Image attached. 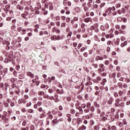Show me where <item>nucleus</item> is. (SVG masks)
I'll return each mask as SVG.
<instances>
[{
  "label": "nucleus",
  "instance_id": "nucleus-1",
  "mask_svg": "<svg viewBox=\"0 0 130 130\" xmlns=\"http://www.w3.org/2000/svg\"><path fill=\"white\" fill-rule=\"evenodd\" d=\"M7 112H5V116H3L2 120H3V123L5 124H8L9 123V121H10V119L7 118L6 116L7 115Z\"/></svg>",
  "mask_w": 130,
  "mask_h": 130
},
{
  "label": "nucleus",
  "instance_id": "nucleus-2",
  "mask_svg": "<svg viewBox=\"0 0 130 130\" xmlns=\"http://www.w3.org/2000/svg\"><path fill=\"white\" fill-rule=\"evenodd\" d=\"M108 11L109 12V14L111 16L112 15V16H114V7L109 8Z\"/></svg>",
  "mask_w": 130,
  "mask_h": 130
},
{
  "label": "nucleus",
  "instance_id": "nucleus-3",
  "mask_svg": "<svg viewBox=\"0 0 130 130\" xmlns=\"http://www.w3.org/2000/svg\"><path fill=\"white\" fill-rule=\"evenodd\" d=\"M116 103L115 104V105L117 106V107H118V106H120V105H122L123 106H124V103H122L121 104L119 103V102L120 100L119 99L116 100Z\"/></svg>",
  "mask_w": 130,
  "mask_h": 130
},
{
  "label": "nucleus",
  "instance_id": "nucleus-4",
  "mask_svg": "<svg viewBox=\"0 0 130 130\" xmlns=\"http://www.w3.org/2000/svg\"><path fill=\"white\" fill-rule=\"evenodd\" d=\"M112 33H113V29L110 31V35H106V38H108L109 37H110V38H112L113 37H114V35L112 34Z\"/></svg>",
  "mask_w": 130,
  "mask_h": 130
},
{
  "label": "nucleus",
  "instance_id": "nucleus-5",
  "mask_svg": "<svg viewBox=\"0 0 130 130\" xmlns=\"http://www.w3.org/2000/svg\"><path fill=\"white\" fill-rule=\"evenodd\" d=\"M54 39H55V40H60V39H61V38L60 37V36H57L56 37V36H53V37L51 38V40H54Z\"/></svg>",
  "mask_w": 130,
  "mask_h": 130
},
{
  "label": "nucleus",
  "instance_id": "nucleus-6",
  "mask_svg": "<svg viewBox=\"0 0 130 130\" xmlns=\"http://www.w3.org/2000/svg\"><path fill=\"white\" fill-rule=\"evenodd\" d=\"M2 42L3 44H6L8 49H10V47L9 46L10 42L9 41L4 40Z\"/></svg>",
  "mask_w": 130,
  "mask_h": 130
},
{
  "label": "nucleus",
  "instance_id": "nucleus-7",
  "mask_svg": "<svg viewBox=\"0 0 130 130\" xmlns=\"http://www.w3.org/2000/svg\"><path fill=\"white\" fill-rule=\"evenodd\" d=\"M52 122L53 123V125H56V124H58V120H57V118H55L53 120H52Z\"/></svg>",
  "mask_w": 130,
  "mask_h": 130
},
{
  "label": "nucleus",
  "instance_id": "nucleus-8",
  "mask_svg": "<svg viewBox=\"0 0 130 130\" xmlns=\"http://www.w3.org/2000/svg\"><path fill=\"white\" fill-rule=\"evenodd\" d=\"M55 98L54 97V99H53L52 100H54V102H56V103H57V102L59 101V100L58 98V95H56V93H55Z\"/></svg>",
  "mask_w": 130,
  "mask_h": 130
},
{
  "label": "nucleus",
  "instance_id": "nucleus-9",
  "mask_svg": "<svg viewBox=\"0 0 130 130\" xmlns=\"http://www.w3.org/2000/svg\"><path fill=\"white\" fill-rule=\"evenodd\" d=\"M27 76H28L31 78V79H33L34 78V74H32L31 72H27L26 73Z\"/></svg>",
  "mask_w": 130,
  "mask_h": 130
},
{
  "label": "nucleus",
  "instance_id": "nucleus-10",
  "mask_svg": "<svg viewBox=\"0 0 130 130\" xmlns=\"http://www.w3.org/2000/svg\"><path fill=\"white\" fill-rule=\"evenodd\" d=\"M19 102H20V103H23V104H26L27 101H26L25 99H20L19 100Z\"/></svg>",
  "mask_w": 130,
  "mask_h": 130
},
{
  "label": "nucleus",
  "instance_id": "nucleus-11",
  "mask_svg": "<svg viewBox=\"0 0 130 130\" xmlns=\"http://www.w3.org/2000/svg\"><path fill=\"white\" fill-rule=\"evenodd\" d=\"M63 62L65 64H69L70 63V59L69 58H66L64 59Z\"/></svg>",
  "mask_w": 130,
  "mask_h": 130
},
{
  "label": "nucleus",
  "instance_id": "nucleus-12",
  "mask_svg": "<svg viewBox=\"0 0 130 130\" xmlns=\"http://www.w3.org/2000/svg\"><path fill=\"white\" fill-rule=\"evenodd\" d=\"M71 114H67V117H68V121L71 122L72 121V117H71Z\"/></svg>",
  "mask_w": 130,
  "mask_h": 130
},
{
  "label": "nucleus",
  "instance_id": "nucleus-13",
  "mask_svg": "<svg viewBox=\"0 0 130 130\" xmlns=\"http://www.w3.org/2000/svg\"><path fill=\"white\" fill-rule=\"evenodd\" d=\"M77 109H78L79 111L80 114H83V113H84V111H83V109H82V107H79L78 108H77Z\"/></svg>",
  "mask_w": 130,
  "mask_h": 130
},
{
  "label": "nucleus",
  "instance_id": "nucleus-14",
  "mask_svg": "<svg viewBox=\"0 0 130 130\" xmlns=\"http://www.w3.org/2000/svg\"><path fill=\"white\" fill-rule=\"evenodd\" d=\"M46 99L49 100H52L53 99H54V96H49L48 95H46Z\"/></svg>",
  "mask_w": 130,
  "mask_h": 130
},
{
  "label": "nucleus",
  "instance_id": "nucleus-15",
  "mask_svg": "<svg viewBox=\"0 0 130 130\" xmlns=\"http://www.w3.org/2000/svg\"><path fill=\"white\" fill-rule=\"evenodd\" d=\"M41 89H48V88H49V86H48V85H45L44 84H42L41 85Z\"/></svg>",
  "mask_w": 130,
  "mask_h": 130
},
{
  "label": "nucleus",
  "instance_id": "nucleus-16",
  "mask_svg": "<svg viewBox=\"0 0 130 130\" xmlns=\"http://www.w3.org/2000/svg\"><path fill=\"white\" fill-rule=\"evenodd\" d=\"M48 115L50 119H52V118H53V116L52 115V114H51V112H48Z\"/></svg>",
  "mask_w": 130,
  "mask_h": 130
},
{
  "label": "nucleus",
  "instance_id": "nucleus-17",
  "mask_svg": "<svg viewBox=\"0 0 130 130\" xmlns=\"http://www.w3.org/2000/svg\"><path fill=\"white\" fill-rule=\"evenodd\" d=\"M73 34V32L72 31H70L69 33H68V35H67V37L68 38H69L68 39L69 40H71V36H72V35Z\"/></svg>",
  "mask_w": 130,
  "mask_h": 130
},
{
  "label": "nucleus",
  "instance_id": "nucleus-18",
  "mask_svg": "<svg viewBox=\"0 0 130 130\" xmlns=\"http://www.w3.org/2000/svg\"><path fill=\"white\" fill-rule=\"evenodd\" d=\"M72 79L75 83H77V82H78V77L77 76L73 77Z\"/></svg>",
  "mask_w": 130,
  "mask_h": 130
},
{
  "label": "nucleus",
  "instance_id": "nucleus-19",
  "mask_svg": "<svg viewBox=\"0 0 130 130\" xmlns=\"http://www.w3.org/2000/svg\"><path fill=\"white\" fill-rule=\"evenodd\" d=\"M126 44H127V42H126V41H125L123 43H122L121 44V47H124V46H125V45H126Z\"/></svg>",
  "mask_w": 130,
  "mask_h": 130
},
{
  "label": "nucleus",
  "instance_id": "nucleus-20",
  "mask_svg": "<svg viewBox=\"0 0 130 130\" xmlns=\"http://www.w3.org/2000/svg\"><path fill=\"white\" fill-rule=\"evenodd\" d=\"M90 18L88 17V18H84L83 19V21L86 23H89V22H90Z\"/></svg>",
  "mask_w": 130,
  "mask_h": 130
},
{
  "label": "nucleus",
  "instance_id": "nucleus-21",
  "mask_svg": "<svg viewBox=\"0 0 130 130\" xmlns=\"http://www.w3.org/2000/svg\"><path fill=\"white\" fill-rule=\"evenodd\" d=\"M57 111H58V109L57 108H55L52 111V114H56V113H57Z\"/></svg>",
  "mask_w": 130,
  "mask_h": 130
},
{
  "label": "nucleus",
  "instance_id": "nucleus-22",
  "mask_svg": "<svg viewBox=\"0 0 130 130\" xmlns=\"http://www.w3.org/2000/svg\"><path fill=\"white\" fill-rule=\"evenodd\" d=\"M87 92H88V93L92 92V87H91V86L87 87Z\"/></svg>",
  "mask_w": 130,
  "mask_h": 130
},
{
  "label": "nucleus",
  "instance_id": "nucleus-23",
  "mask_svg": "<svg viewBox=\"0 0 130 130\" xmlns=\"http://www.w3.org/2000/svg\"><path fill=\"white\" fill-rule=\"evenodd\" d=\"M83 10L84 12H89V8L88 7V6H85L83 8Z\"/></svg>",
  "mask_w": 130,
  "mask_h": 130
},
{
  "label": "nucleus",
  "instance_id": "nucleus-24",
  "mask_svg": "<svg viewBox=\"0 0 130 130\" xmlns=\"http://www.w3.org/2000/svg\"><path fill=\"white\" fill-rule=\"evenodd\" d=\"M83 129H86V127L84 125H83L82 126L78 128V130H83Z\"/></svg>",
  "mask_w": 130,
  "mask_h": 130
},
{
  "label": "nucleus",
  "instance_id": "nucleus-25",
  "mask_svg": "<svg viewBox=\"0 0 130 130\" xmlns=\"http://www.w3.org/2000/svg\"><path fill=\"white\" fill-rule=\"evenodd\" d=\"M75 11L77 13H80L81 12V9H80V7H76L75 8Z\"/></svg>",
  "mask_w": 130,
  "mask_h": 130
},
{
  "label": "nucleus",
  "instance_id": "nucleus-26",
  "mask_svg": "<svg viewBox=\"0 0 130 130\" xmlns=\"http://www.w3.org/2000/svg\"><path fill=\"white\" fill-rule=\"evenodd\" d=\"M19 79L20 80H22V79L24 77V75L23 74H19L18 76Z\"/></svg>",
  "mask_w": 130,
  "mask_h": 130
},
{
  "label": "nucleus",
  "instance_id": "nucleus-27",
  "mask_svg": "<svg viewBox=\"0 0 130 130\" xmlns=\"http://www.w3.org/2000/svg\"><path fill=\"white\" fill-rule=\"evenodd\" d=\"M114 129V126H108V130H113Z\"/></svg>",
  "mask_w": 130,
  "mask_h": 130
},
{
  "label": "nucleus",
  "instance_id": "nucleus-28",
  "mask_svg": "<svg viewBox=\"0 0 130 130\" xmlns=\"http://www.w3.org/2000/svg\"><path fill=\"white\" fill-rule=\"evenodd\" d=\"M12 32L13 33V36H17V35H18V32L17 30H13Z\"/></svg>",
  "mask_w": 130,
  "mask_h": 130
},
{
  "label": "nucleus",
  "instance_id": "nucleus-29",
  "mask_svg": "<svg viewBox=\"0 0 130 130\" xmlns=\"http://www.w3.org/2000/svg\"><path fill=\"white\" fill-rule=\"evenodd\" d=\"M70 112L72 114H75V113H76V110H75L74 109H72L70 110Z\"/></svg>",
  "mask_w": 130,
  "mask_h": 130
},
{
  "label": "nucleus",
  "instance_id": "nucleus-30",
  "mask_svg": "<svg viewBox=\"0 0 130 130\" xmlns=\"http://www.w3.org/2000/svg\"><path fill=\"white\" fill-rule=\"evenodd\" d=\"M86 107L88 109H90V108H91V103H88L87 104Z\"/></svg>",
  "mask_w": 130,
  "mask_h": 130
},
{
  "label": "nucleus",
  "instance_id": "nucleus-31",
  "mask_svg": "<svg viewBox=\"0 0 130 130\" xmlns=\"http://www.w3.org/2000/svg\"><path fill=\"white\" fill-rule=\"evenodd\" d=\"M66 100L68 102H70V101H72V98L70 96H67L66 97Z\"/></svg>",
  "mask_w": 130,
  "mask_h": 130
},
{
  "label": "nucleus",
  "instance_id": "nucleus-32",
  "mask_svg": "<svg viewBox=\"0 0 130 130\" xmlns=\"http://www.w3.org/2000/svg\"><path fill=\"white\" fill-rule=\"evenodd\" d=\"M92 85V82L89 81V82H87V83H85V86H90Z\"/></svg>",
  "mask_w": 130,
  "mask_h": 130
},
{
  "label": "nucleus",
  "instance_id": "nucleus-33",
  "mask_svg": "<svg viewBox=\"0 0 130 130\" xmlns=\"http://www.w3.org/2000/svg\"><path fill=\"white\" fill-rule=\"evenodd\" d=\"M29 18H34V17H35V14L31 13L30 14H29Z\"/></svg>",
  "mask_w": 130,
  "mask_h": 130
},
{
  "label": "nucleus",
  "instance_id": "nucleus-34",
  "mask_svg": "<svg viewBox=\"0 0 130 130\" xmlns=\"http://www.w3.org/2000/svg\"><path fill=\"white\" fill-rule=\"evenodd\" d=\"M4 74H8V68H5L3 70Z\"/></svg>",
  "mask_w": 130,
  "mask_h": 130
},
{
  "label": "nucleus",
  "instance_id": "nucleus-35",
  "mask_svg": "<svg viewBox=\"0 0 130 130\" xmlns=\"http://www.w3.org/2000/svg\"><path fill=\"white\" fill-rule=\"evenodd\" d=\"M26 124H27V122L26 121V120H23L22 122L23 126H26Z\"/></svg>",
  "mask_w": 130,
  "mask_h": 130
},
{
  "label": "nucleus",
  "instance_id": "nucleus-36",
  "mask_svg": "<svg viewBox=\"0 0 130 130\" xmlns=\"http://www.w3.org/2000/svg\"><path fill=\"white\" fill-rule=\"evenodd\" d=\"M77 123H78L77 126H79V125H80V124H81V123H82V120L78 119Z\"/></svg>",
  "mask_w": 130,
  "mask_h": 130
},
{
  "label": "nucleus",
  "instance_id": "nucleus-37",
  "mask_svg": "<svg viewBox=\"0 0 130 130\" xmlns=\"http://www.w3.org/2000/svg\"><path fill=\"white\" fill-rule=\"evenodd\" d=\"M43 94V95H44V92H43V91H39L38 92V95H39L40 96H42Z\"/></svg>",
  "mask_w": 130,
  "mask_h": 130
},
{
  "label": "nucleus",
  "instance_id": "nucleus-38",
  "mask_svg": "<svg viewBox=\"0 0 130 130\" xmlns=\"http://www.w3.org/2000/svg\"><path fill=\"white\" fill-rule=\"evenodd\" d=\"M48 92L50 93V94H52V93H53V90L52 89L50 88L48 89Z\"/></svg>",
  "mask_w": 130,
  "mask_h": 130
},
{
  "label": "nucleus",
  "instance_id": "nucleus-39",
  "mask_svg": "<svg viewBox=\"0 0 130 130\" xmlns=\"http://www.w3.org/2000/svg\"><path fill=\"white\" fill-rule=\"evenodd\" d=\"M75 106L77 108H79V106H80V103L79 102H78L76 104H75Z\"/></svg>",
  "mask_w": 130,
  "mask_h": 130
},
{
  "label": "nucleus",
  "instance_id": "nucleus-40",
  "mask_svg": "<svg viewBox=\"0 0 130 130\" xmlns=\"http://www.w3.org/2000/svg\"><path fill=\"white\" fill-rule=\"evenodd\" d=\"M63 4L64 6H67V5H68V0H64L63 1Z\"/></svg>",
  "mask_w": 130,
  "mask_h": 130
},
{
  "label": "nucleus",
  "instance_id": "nucleus-41",
  "mask_svg": "<svg viewBox=\"0 0 130 130\" xmlns=\"http://www.w3.org/2000/svg\"><path fill=\"white\" fill-rule=\"evenodd\" d=\"M105 6V3H103L100 5V8H102Z\"/></svg>",
  "mask_w": 130,
  "mask_h": 130
},
{
  "label": "nucleus",
  "instance_id": "nucleus-42",
  "mask_svg": "<svg viewBox=\"0 0 130 130\" xmlns=\"http://www.w3.org/2000/svg\"><path fill=\"white\" fill-rule=\"evenodd\" d=\"M57 29V27H56V26H54L53 28L52 29V32H56Z\"/></svg>",
  "mask_w": 130,
  "mask_h": 130
},
{
  "label": "nucleus",
  "instance_id": "nucleus-43",
  "mask_svg": "<svg viewBox=\"0 0 130 130\" xmlns=\"http://www.w3.org/2000/svg\"><path fill=\"white\" fill-rule=\"evenodd\" d=\"M94 129L95 130H99V129H100V127H99L98 125H95L94 126Z\"/></svg>",
  "mask_w": 130,
  "mask_h": 130
},
{
  "label": "nucleus",
  "instance_id": "nucleus-44",
  "mask_svg": "<svg viewBox=\"0 0 130 130\" xmlns=\"http://www.w3.org/2000/svg\"><path fill=\"white\" fill-rule=\"evenodd\" d=\"M81 108H83V109H85L86 108V105L85 104H81Z\"/></svg>",
  "mask_w": 130,
  "mask_h": 130
},
{
  "label": "nucleus",
  "instance_id": "nucleus-45",
  "mask_svg": "<svg viewBox=\"0 0 130 130\" xmlns=\"http://www.w3.org/2000/svg\"><path fill=\"white\" fill-rule=\"evenodd\" d=\"M93 9H97L98 8V5L97 4H93Z\"/></svg>",
  "mask_w": 130,
  "mask_h": 130
},
{
  "label": "nucleus",
  "instance_id": "nucleus-46",
  "mask_svg": "<svg viewBox=\"0 0 130 130\" xmlns=\"http://www.w3.org/2000/svg\"><path fill=\"white\" fill-rule=\"evenodd\" d=\"M112 102H113V100L111 99L110 100L108 101V104H112Z\"/></svg>",
  "mask_w": 130,
  "mask_h": 130
},
{
  "label": "nucleus",
  "instance_id": "nucleus-47",
  "mask_svg": "<svg viewBox=\"0 0 130 130\" xmlns=\"http://www.w3.org/2000/svg\"><path fill=\"white\" fill-rule=\"evenodd\" d=\"M9 91H10V94H11V95H14V91H13L12 89H10Z\"/></svg>",
  "mask_w": 130,
  "mask_h": 130
},
{
  "label": "nucleus",
  "instance_id": "nucleus-48",
  "mask_svg": "<svg viewBox=\"0 0 130 130\" xmlns=\"http://www.w3.org/2000/svg\"><path fill=\"white\" fill-rule=\"evenodd\" d=\"M87 5L88 8H91V7H92V3L88 2Z\"/></svg>",
  "mask_w": 130,
  "mask_h": 130
},
{
  "label": "nucleus",
  "instance_id": "nucleus-49",
  "mask_svg": "<svg viewBox=\"0 0 130 130\" xmlns=\"http://www.w3.org/2000/svg\"><path fill=\"white\" fill-rule=\"evenodd\" d=\"M90 111V110H89V109H85L84 110V112H85V113H88V112H89Z\"/></svg>",
  "mask_w": 130,
  "mask_h": 130
},
{
  "label": "nucleus",
  "instance_id": "nucleus-50",
  "mask_svg": "<svg viewBox=\"0 0 130 130\" xmlns=\"http://www.w3.org/2000/svg\"><path fill=\"white\" fill-rule=\"evenodd\" d=\"M68 48H69L67 46H63V47H62V49H63V50H67V49H68Z\"/></svg>",
  "mask_w": 130,
  "mask_h": 130
},
{
  "label": "nucleus",
  "instance_id": "nucleus-51",
  "mask_svg": "<svg viewBox=\"0 0 130 130\" xmlns=\"http://www.w3.org/2000/svg\"><path fill=\"white\" fill-rule=\"evenodd\" d=\"M64 91H63V89H61V90H60L59 94H60V95H61V94H64Z\"/></svg>",
  "mask_w": 130,
  "mask_h": 130
},
{
  "label": "nucleus",
  "instance_id": "nucleus-52",
  "mask_svg": "<svg viewBox=\"0 0 130 130\" xmlns=\"http://www.w3.org/2000/svg\"><path fill=\"white\" fill-rule=\"evenodd\" d=\"M100 29L102 30V31H105V28L104 27V26L102 25L100 27Z\"/></svg>",
  "mask_w": 130,
  "mask_h": 130
},
{
  "label": "nucleus",
  "instance_id": "nucleus-53",
  "mask_svg": "<svg viewBox=\"0 0 130 130\" xmlns=\"http://www.w3.org/2000/svg\"><path fill=\"white\" fill-rule=\"evenodd\" d=\"M21 16L22 17V18H24V19H26V20L28 19V18H26V15L25 14H22L21 15Z\"/></svg>",
  "mask_w": 130,
  "mask_h": 130
},
{
  "label": "nucleus",
  "instance_id": "nucleus-54",
  "mask_svg": "<svg viewBox=\"0 0 130 130\" xmlns=\"http://www.w3.org/2000/svg\"><path fill=\"white\" fill-rule=\"evenodd\" d=\"M115 6H116V8L117 9H118V8H120V4H116Z\"/></svg>",
  "mask_w": 130,
  "mask_h": 130
},
{
  "label": "nucleus",
  "instance_id": "nucleus-55",
  "mask_svg": "<svg viewBox=\"0 0 130 130\" xmlns=\"http://www.w3.org/2000/svg\"><path fill=\"white\" fill-rule=\"evenodd\" d=\"M55 24H56V25H57L58 26H60V22H59V21H56L55 22Z\"/></svg>",
  "mask_w": 130,
  "mask_h": 130
},
{
  "label": "nucleus",
  "instance_id": "nucleus-56",
  "mask_svg": "<svg viewBox=\"0 0 130 130\" xmlns=\"http://www.w3.org/2000/svg\"><path fill=\"white\" fill-rule=\"evenodd\" d=\"M118 86L119 88H121L122 87V83H118Z\"/></svg>",
  "mask_w": 130,
  "mask_h": 130
},
{
  "label": "nucleus",
  "instance_id": "nucleus-57",
  "mask_svg": "<svg viewBox=\"0 0 130 130\" xmlns=\"http://www.w3.org/2000/svg\"><path fill=\"white\" fill-rule=\"evenodd\" d=\"M24 99H26V100L28 99H29V96L27 94H25L24 96Z\"/></svg>",
  "mask_w": 130,
  "mask_h": 130
},
{
  "label": "nucleus",
  "instance_id": "nucleus-58",
  "mask_svg": "<svg viewBox=\"0 0 130 130\" xmlns=\"http://www.w3.org/2000/svg\"><path fill=\"white\" fill-rule=\"evenodd\" d=\"M94 110H95V108L94 107V106H92L90 108L91 111H92V112H93Z\"/></svg>",
  "mask_w": 130,
  "mask_h": 130
},
{
  "label": "nucleus",
  "instance_id": "nucleus-59",
  "mask_svg": "<svg viewBox=\"0 0 130 130\" xmlns=\"http://www.w3.org/2000/svg\"><path fill=\"white\" fill-rule=\"evenodd\" d=\"M61 27L62 28V27H66V23L64 22H62L61 24Z\"/></svg>",
  "mask_w": 130,
  "mask_h": 130
},
{
  "label": "nucleus",
  "instance_id": "nucleus-60",
  "mask_svg": "<svg viewBox=\"0 0 130 130\" xmlns=\"http://www.w3.org/2000/svg\"><path fill=\"white\" fill-rule=\"evenodd\" d=\"M83 56H84V57H88V53L87 52H85L83 54Z\"/></svg>",
  "mask_w": 130,
  "mask_h": 130
},
{
  "label": "nucleus",
  "instance_id": "nucleus-61",
  "mask_svg": "<svg viewBox=\"0 0 130 130\" xmlns=\"http://www.w3.org/2000/svg\"><path fill=\"white\" fill-rule=\"evenodd\" d=\"M73 46H74V47H77V46H78V43L74 42L73 44Z\"/></svg>",
  "mask_w": 130,
  "mask_h": 130
},
{
  "label": "nucleus",
  "instance_id": "nucleus-62",
  "mask_svg": "<svg viewBox=\"0 0 130 130\" xmlns=\"http://www.w3.org/2000/svg\"><path fill=\"white\" fill-rule=\"evenodd\" d=\"M17 8L18 9V10H22V7L20 5H17Z\"/></svg>",
  "mask_w": 130,
  "mask_h": 130
},
{
  "label": "nucleus",
  "instance_id": "nucleus-63",
  "mask_svg": "<svg viewBox=\"0 0 130 130\" xmlns=\"http://www.w3.org/2000/svg\"><path fill=\"white\" fill-rule=\"evenodd\" d=\"M56 33H57V34H59V33H60L59 29H57V30H56Z\"/></svg>",
  "mask_w": 130,
  "mask_h": 130
},
{
  "label": "nucleus",
  "instance_id": "nucleus-64",
  "mask_svg": "<svg viewBox=\"0 0 130 130\" xmlns=\"http://www.w3.org/2000/svg\"><path fill=\"white\" fill-rule=\"evenodd\" d=\"M81 47H82V44H81V43L79 44L78 45V49H80V48H81Z\"/></svg>",
  "mask_w": 130,
  "mask_h": 130
}]
</instances>
